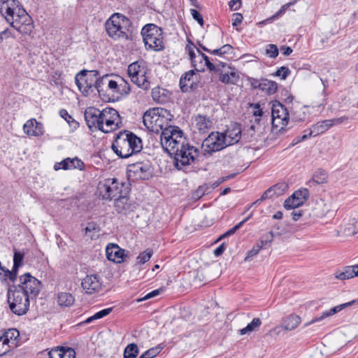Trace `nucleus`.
Returning <instances> with one entry per match:
<instances>
[{
  "label": "nucleus",
  "instance_id": "obj_12",
  "mask_svg": "<svg viewBox=\"0 0 358 358\" xmlns=\"http://www.w3.org/2000/svg\"><path fill=\"white\" fill-rule=\"evenodd\" d=\"M20 284L13 285L15 289L21 290L29 297H36L40 292L41 282L30 273H26L20 277Z\"/></svg>",
  "mask_w": 358,
  "mask_h": 358
},
{
  "label": "nucleus",
  "instance_id": "obj_16",
  "mask_svg": "<svg viewBox=\"0 0 358 358\" xmlns=\"http://www.w3.org/2000/svg\"><path fill=\"white\" fill-rule=\"evenodd\" d=\"M202 145L206 148L205 151L208 153L217 152L227 147L224 136L221 132H212L203 141Z\"/></svg>",
  "mask_w": 358,
  "mask_h": 358
},
{
  "label": "nucleus",
  "instance_id": "obj_10",
  "mask_svg": "<svg viewBox=\"0 0 358 358\" xmlns=\"http://www.w3.org/2000/svg\"><path fill=\"white\" fill-rule=\"evenodd\" d=\"M99 76L97 70H82L75 77L76 83L84 96H87L93 92L95 87V80Z\"/></svg>",
  "mask_w": 358,
  "mask_h": 358
},
{
  "label": "nucleus",
  "instance_id": "obj_27",
  "mask_svg": "<svg viewBox=\"0 0 358 358\" xmlns=\"http://www.w3.org/2000/svg\"><path fill=\"white\" fill-rule=\"evenodd\" d=\"M355 276H358V264L345 266L343 271L335 273V277L341 280L350 279Z\"/></svg>",
  "mask_w": 358,
  "mask_h": 358
},
{
  "label": "nucleus",
  "instance_id": "obj_22",
  "mask_svg": "<svg viewBox=\"0 0 358 358\" xmlns=\"http://www.w3.org/2000/svg\"><path fill=\"white\" fill-rule=\"evenodd\" d=\"M106 255L109 261L121 263L125 255V250L121 249L117 244L110 243L106 246Z\"/></svg>",
  "mask_w": 358,
  "mask_h": 358
},
{
  "label": "nucleus",
  "instance_id": "obj_36",
  "mask_svg": "<svg viewBox=\"0 0 358 358\" xmlns=\"http://www.w3.org/2000/svg\"><path fill=\"white\" fill-rule=\"evenodd\" d=\"M67 158H68V164H69V170L77 169L80 171H83L85 169V165L84 162L78 157H75L73 158H70V157H67Z\"/></svg>",
  "mask_w": 358,
  "mask_h": 358
},
{
  "label": "nucleus",
  "instance_id": "obj_9",
  "mask_svg": "<svg viewBox=\"0 0 358 358\" xmlns=\"http://www.w3.org/2000/svg\"><path fill=\"white\" fill-rule=\"evenodd\" d=\"M148 67L143 60H138L129 65L128 75L132 83L138 87L148 90L150 87V82L146 76Z\"/></svg>",
  "mask_w": 358,
  "mask_h": 358
},
{
  "label": "nucleus",
  "instance_id": "obj_38",
  "mask_svg": "<svg viewBox=\"0 0 358 358\" xmlns=\"http://www.w3.org/2000/svg\"><path fill=\"white\" fill-rule=\"evenodd\" d=\"M194 44L191 41H189V43L186 45V48H185L186 51L188 52L189 59L191 60L192 66L196 69V71H199V70L196 69L198 60H197V56L196 55V54L194 52Z\"/></svg>",
  "mask_w": 358,
  "mask_h": 358
},
{
  "label": "nucleus",
  "instance_id": "obj_5",
  "mask_svg": "<svg viewBox=\"0 0 358 358\" xmlns=\"http://www.w3.org/2000/svg\"><path fill=\"white\" fill-rule=\"evenodd\" d=\"M173 115L171 112L163 108H153L148 110L143 116L145 127L152 132L161 133L169 127V122L173 120Z\"/></svg>",
  "mask_w": 358,
  "mask_h": 358
},
{
  "label": "nucleus",
  "instance_id": "obj_23",
  "mask_svg": "<svg viewBox=\"0 0 358 358\" xmlns=\"http://www.w3.org/2000/svg\"><path fill=\"white\" fill-rule=\"evenodd\" d=\"M23 130L25 134L31 136H41L44 133L43 124L34 118L26 122L23 126Z\"/></svg>",
  "mask_w": 358,
  "mask_h": 358
},
{
  "label": "nucleus",
  "instance_id": "obj_8",
  "mask_svg": "<svg viewBox=\"0 0 358 358\" xmlns=\"http://www.w3.org/2000/svg\"><path fill=\"white\" fill-rule=\"evenodd\" d=\"M124 187V183L117 178H107L99 183L98 194L103 199L112 200L120 194H124L127 187Z\"/></svg>",
  "mask_w": 358,
  "mask_h": 358
},
{
  "label": "nucleus",
  "instance_id": "obj_24",
  "mask_svg": "<svg viewBox=\"0 0 358 358\" xmlns=\"http://www.w3.org/2000/svg\"><path fill=\"white\" fill-rule=\"evenodd\" d=\"M151 96L156 103L164 104L170 101L171 93L164 88L156 87L152 90Z\"/></svg>",
  "mask_w": 358,
  "mask_h": 358
},
{
  "label": "nucleus",
  "instance_id": "obj_11",
  "mask_svg": "<svg viewBox=\"0 0 358 358\" xmlns=\"http://www.w3.org/2000/svg\"><path fill=\"white\" fill-rule=\"evenodd\" d=\"M153 169L149 161L136 162L127 167V177L130 180H145L152 176Z\"/></svg>",
  "mask_w": 358,
  "mask_h": 358
},
{
  "label": "nucleus",
  "instance_id": "obj_52",
  "mask_svg": "<svg viewBox=\"0 0 358 358\" xmlns=\"http://www.w3.org/2000/svg\"><path fill=\"white\" fill-rule=\"evenodd\" d=\"M118 86H119V80L115 81L112 79H109L108 82V92H110L113 94L118 95Z\"/></svg>",
  "mask_w": 358,
  "mask_h": 358
},
{
  "label": "nucleus",
  "instance_id": "obj_18",
  "mask_svg": "<svg viewBox=\"0 0 358 358\" xmlns=\"http://www.w3.org/2000/svg\"><path fill=\"white\" fill-rule=\"evenodd\" d=\"M308 197L309 192L307 189L296 190L285 201L284 207L287 210L294 209L302 206Z\"/></svg>",
  "mask_w": 358,
  "mask_h": 358
},
{
  "label": "nucleus",
  "instance_id": "obj_6",
  "mask_svg": "<svg viewBox=\"0 0 358 358\" xmlns=\"http://www.w3.org/2000/svg\"><path fill=\"white\" fill-rule=\"evenodd\" d=\"M141 33L146 50L159 52L165 49L164 31L161 27L155 24H147Z\"/></svg>",
  "mask_w": 358,
  "mask_h": 358
},
{
  "label": "nucleus",
  "instance_id": "obj_25",
  "mask_svg": "<svg viewBox=\"0 0 358 358\" xmlns=\"http://www.w3.org/2000/svg\"><path fill=\"white\" fill-rule=\"evenodd\" d=\"M196 76L194 70H189L185 72L180 79V87L183 92H189L194 89V76Z\"/></svg>",
  "mask_w": 358,
  "mask_h": 358
},
{
  "label": "nucleus",
  "instance_id": "obj_47",
  "mask_svg": "<svg viewBox=\"0 0 358 358\" xmlns=\"http://www.w3.org/2000/svg\"><path fill=\"white\" fill-rule=\"evenodd\" d=\"M265 53L270 58H275L278 55L279 50L276 45L269 44L266 45Z\"/></svg>",
  "mask_w": 358,
  "mask_h": 358
},
{
  "label": "nucleus",
  "instance_id": "obj_19",
  "mask_svg": "<svg viewBox=\"0 0 358 358\" xmlns=\"http://www.w3.org/2000/svg\"><path fill=\"white\" fill-rule=\"evenodd\" d=\"M222 134L224 136V141L227 146L236 144L239 142L242 136L241 125L237 123L234 124Z\"/></svg>",
  "mask_w": 358,
  "mask_h": 358
},
{
  "label": "nucleus",
  "instance_id": "obj_53",
  "mask_svg": "<svg viewBox=\"0 0 358 358\" xmlns=\"http://www.w3.org/2000/svg\"><path fill=\"white\" fill-rule=\"evenodd\" d=\"M290 73V70L286 66H282L275 73V76L281 77L282 79H285Z\"/></svg>",
  "mask_w": 358,
  "mask_h": 358
},
{
  "label": "nucleus",
  "instance_id": "obj_51",
  "mask_svg": "<svg viewBox=\"0 0 358 358\" xmlns=\"http://www.w3.org/2000/svg\"><path fill=\"white\" fill-rule=\"evenodd\" d=\"M64 353V347H57L56 348H52L48 352L49 358H62Z\"/></svg>",
  "mask_w": 358,
  "mask_h": 358
},
{
  "label": "nucleus",
  "instance_id": "obj_46",
  "mask_svg": "<svg viewBox=\"0 0 358 358\" xmlns=\"http://www.w3.org/2000/svg\"><path fill=\"white\" fill-rule=\"evenodd\" d=\"M196 50L199 53L197 59H199V62L201 63L202 60H203L205 62V65L209 70H215V64L210 62L208 57L202 52H201L199 49H196Z\"/></svg>",
  "mask_w": 358,
  "mask_h": 358
},
{
  "label": "nucleus",
  "instance_id": "obj_64",
  "mask_svg": "<svg viewBox=\"0 0 358 358\" xmlns=\"http://www.w3.org/2000/svg\"><path fill=\"white\" fill-rule=\"evenodd\" d=\"M76 352L71 348H64L62 358H75Z\"/></svg>",
  "mask_w": 358,
  "mask_h": 358
},
{
  "label": "nucleus",
  "instance_id": "obj_30",
  "mask_svg": "<svg viewBox=\"0 0 358 358\" xmlns=\"http://www.w3.org/2000/svg\"><path fill=\"white\" fill-rule=\"evenodd\" d=\"M332 127V123L330 120H325L322 121H319L315 124L312 126V131L314 134V136H317L321 134L324 133L328 129Z\"/></svg>",
  "mask_w": 358,
  "mask_h": 358
},
{
  "label": "nucleus",
  "instance_id": "obj_20",
  "mask_svg": "<svg viewBox=\"0 0 358 358\" xmlns=\"http://www.w3.org/2000/svg\"><path fill=\"white\" fill-rule=\"evenodd\" d=\"M352 305H358V298L357 299L352 300L349 302L334 306L328 310L324 311L320 317H317L313 319L311 321L306 323L304 324V326L307 327L314 322L321 321L322 320H323L327 317H330L336 313H338V312L341 311L344 308L350 307Z\"/></svg>",
  "mask_w": 358,
  "mask_h": 358
},
{
  "label": "nucleus",
  "instance_id": "obj_58",
  "mask_svg": "<svg viewBox=\"0 0 358 358\" xmlns=\"http://www.w3.org/2000/svg\"><path fill=\"white\" fill-rule=\"evenodd\" d=\"M240 225L241 224H236L233 228H231V229L228 230L224 234L221 235L219 237V238L217 240V241H219L222 240V238H224L226 237H228V236H231L234 234H235L236 231L240 229Z\"/></svg>",
  "mask_w": 358,
  "mask_h": 358
},
{
  "label": "nucleus",
  "instance_id": "obj_33",
  "mask_svg": "<svg viewBox=\"0 0 358 358\" xmlns=\"http://www.w3.org/2000/svg\"><path fill=\"white\" fill-rule=\"evenodd\" d=\"M262 325V320L258 317H255L248 325L239 330L240 335L249 334L251 332L256 331Z\"/></svg>",
  "mask_w": 358,
  "mask_h": 358
},
{
  "label": "nucleus",
  "instance_id": "obj_3",
  "mask_svg": "<svg viewBox=\"0 0 358 358\" xmlns=\"http://www.w3.org/2000/svg\"><path fill=\"white\" fill-rule=\"evenodd\" d=\"M111 148L121 158L138 153L143 148L141 139L134 133L124 130L120 131L113 141Z\"/></svg>",
  "mask_w": 358,
  "mask_h": 358
},
{
  "label": "nucleus",
  "instance_id": "obj_14",
  "mask_svg": "<svg viewBox=\"0 0 358 358\" xmlns=\"http://www.w3.org/2000/svg\"><path fill=\"white\" fill-rule=\"evenodd\" d=\"M272 126L278 129L279 131L287 124L289 120V113L287 109L280 102H276L272 106Z\"/></svg>",
  "mask_w": 358,
  "mask_h": 358
},
{
  "label": "nucleus",
  "instance_id": "obj_55",
  "mask_svg": "<svg viewBox=\"0 0 358 358\" xmlns=\"http://www.w3.org/2000/svg\"><path fill=\"white\" fill-rule=\"evenodd\" d=\"M17 270H15V267H13L12 271L5 269L3 271L4 276L8 278L12 282H14L17 278Z\"/></svg>",
  "mask_w": 358,
  "mask_h": 358
},
{
  "label": "nucleus",
  "instance_id": "obj_49",
  "mask_svg": "<svg viewBox=\"0 0 358 358\" xmlns=\"http://www.w3.org/2000/svg\"><path fill=\"white\" fill-rule=\"evenodd\" d=\"M313 135L314 136V134L311 129H310L308 130H306V131H304V134L302 136H299L294 138V140L292 141V144L293 145L298 144V143L306 140L308 138H309L310 136H311Z\"/></svg>",
  "mask_w": 358,
  "mask_h": 358
},
{
  "label": "nucleus",
  "instance_id": "obj_44",
  "mask_svg": "<svg viewBox=\"0 0 358 358\" xmlns=\"http://www.w3.org/2000/svg\"><path fill=\"white\" fill-rule=\"evenodd\" d=\"M118 95H127L130 92L129 83L122 78H119Z\"/></svg>",
  "mask_w": 358,
  "mask_h": 358
},
{
  "label": "nucleus",
  "instance_id": "obj_26",
  "mask_svg": "<svg viewBox=\"0 0 358 358\" xmlns=\"http://www.w3.org/2000/svg\"><path fill=\"white\" fill-rule=\"evenodd\" d=\"M128 191L126 189L124 194H120L117 199H115L114 207L116 211L119 213H124L130 209V203L129 198L127 196Z\"/></svg>",
  "mask_w": 358,
  "mask_h": 358
},
{
  "label": "nucleus",
  "instance_id": "obj_50",
  "mask_svg": "<svg viewBox=\"0 0 358 358\" xmlns=\"http://www.w3.org/2000/svg\"><path fill=\"white\" fill-rule=\"evenodd\" d=\"M24 255L20 252L15 251L13 257V267L15 270H18V268L22 266Z\"/></svg>",
  "mask_w": 358,
  "mask_h": 358
},
{
  "label": "nucleus",
  "instance_id": "obj_42",
  "mask_svg": "<svg viewBox=\"0 0 358 358\" xmlns=\"http://www.w3.org/2000/svg\"><path fill=\"white\" fill-rule=\"evenodd\" d=\"M152 254L153 252L151 249H147L143 252H141L136 258L137 264L140 265L144 264L150 260Z\"/></svg>",
  "mask_w": 358,
  "mask_h": 358
},
{
  "label": "nucleus",
  "instance_id": "obj_35",
  "mask_svg": "<svg viewBox=\"0 0 358 358\" xmlns=\"http://www.w3.org/2000/svg\"><path fill=\"white\" fill-rule=\"evenodd\" d=\"M138 354V345L135 343H130L124 349V358H136Z\"/></svg>",
  "mask_w": 358,
  "mask_h": 358
},
{
  "label": "nucleus",
  "instance_id": "obj_29",
  "mask_svg": "<svg viewBox=\"0 0 358 358\" xmlns=\"http://www.w3.org/2000/svg\"><path fill=\"white\" fill-rule=\"evenodd\" d=\"M110 76L106 74L101 77H97L95 80L94 90H97L99 95L104 94L108 92V82L109 81Z\"/></svg>",
  "mask_w": 358,
  "mask_h": 358
},
{
  "label": "nucleus",
  "instance_id": "obj_39",
  "mask_svg": "<svg viewBox=\"0 0 358 358\" xmlns=\"http://www.w3.org/2000/svg\"><path fill=\"white\" fill-rule=\"evenodd\" d=\"M280 187L279 185H275L267 189L262 195L261 200H266L272 198L275 194H280Z\"/></svg>",
  "mask_w": 358,
  "mask_h": 358
},
{
  "label": "nucleus",
  "instance_id": "obj_2",
  "mask_svg": "<svg viewBox=\"0 0 358 358\" xmlns=\"http://www.w3.org/2000/svg\"><path fill=\"white\" fill-rule=\"evenodd\" d=\"M85 119L92 131L99 130L109 133L122 125L118 112L113 108L107 107L100 110L94 107H89L85 110Z\"/></svg>",
  "mask_w": 358,
  "mask_h": 358
},
{
  "label": "nucleus",
  "instance_id": "obj_21",
  "mask_svg": "<svg viewBox=\"0 0 358 358\" xmlns=\"http://www.w3.org/2000/svg\"><path fill=\"white\" fill-rule=\"evenodd\" d=\"M239 80V71L232 66L225 69L219 74V80L225 85H237Z\"/></svg>",
  "mask_w": 358,
  "mask_h": 358
},
{
  "label": "nucleus",
  "instance_id": "obj_15",
  "mask_svg": "<svg viewBox=\"0 0 358 358\" xmlns=\"http://www.w3.org/2000/svg\"><path fill=\"white\" fill-rule=\"evenodd\" d=\"M18 18H15L8 23L13 28L22 35H30L33 31L34 25L32 19L27 11H20Z\"/></svg>",
  "mask_w": 358,
  "mask_h": 358
},
{
  "label": "nucleus",
  "instance_id": "obj_1",
  "mask_svg": "<svg viewBox=\"0 0 358 358\" xmlns=\"http://www.w3.org/2000/svg\"><path fill=\"white\" fill-rule=\"evenodd\" d=\"M161 145L173 158L178 170L186 171L199 155V150L191 145L178 127H169L160 134Z\"/></svg>",
  "mask_w": 358,
  "mask_h": 358
},
{
  "label": "nucleus",
  "instance_id": "obj_48",
  "mask_svg": "<svg viewBox=\"0 0 358 358\" xmlns=\"http://www.w3.org/2000/svg\"><path fill=\"white\" fill-rule=\"evenodd\" d=\"M60 116L64 118L71 126H78V122H76L71 115L69 114L66 110L62 109L59 111Z\"/></svg>",
  "mask_w": 358,
  "mask_h": 358
},
{
  "label": "nucleus",
  "instance_id": "obj_28",
  "mask_svg": "<svg viewBox=\"0 0 358 358\" xmlns=\"http://www.w3.org/2000/svg\"><path fill=\"white\" fill-rule=\"evenodd\" d=\"M195 126L200 133L206 134L212 127V121L206 115H198L194 120Z\"/></svg>",
  "mask_w": 358,
  "mask_h": 358
},
{
  "label": "nucleus",
  "instance_id": "obj_7",
  "mask_svg": "<svg viewBox=\"0 0 358 358\" xmlns=\"http://www.w3.org/2000/svg\"><path fill=\"white\" fill-rule=\"evenodd\" d=\"M8 303L11 312L17 315H23L29 310V296L22 291L10 287L7 292Z\"/></svg>",
  "mask_w": 358,
  "mask_h": 358
},
{
  "label": "nucleus",
  "instance_id": "obj_41",
  "mask_svg": "<svg viewBox=\"0 0 358 358\" xmlns=\"http://www.w3.org/2000/svg\"><path fill=\"white\" fill-rule=\"evenodd\" d=\"M162 349L163 347L161 346V345H158L143 352L138 358H154L162 351Z\"/></svg>",
  "mask_w": 358,
  "mask_h": 358
},
{
  "label": "nucleus",
  "instance_id": "obj_56",
  "mask_svg": "<svg viewBox=\"0 0 358 358\" xmlns=\"http://www.w3.org/2000/svg\"><path fill=\"white\" fill-rule=\"evenodd\" d=\"M349 117L348 116H341L340 117L330 119L331 122L332 123V127L335 125L345 124L348 121Z\"/></svg>",
  "mask_w": 358,
  "mask_h": 358
},
{
  "label": "nucleus",
  "instance_id": "obj_4",
  "mask_svg": "<svg viewBox=\"0 0 358 358\" xmlns=\"http://www.w3.org/2000/svg\"><path fill=\"white\" fill-rule=\"evenodd\" d=\"M131 22L125 15L116 13L106 22L107 34L115 41H130L132 39Z\"/></svg>",
  "mask_w": 358,
  "mask_h": 358
},
{
  "label": "nucleus",
  "instance_id": "obj_34",
  "mask_svg": "<svg viewBox=\"0 0 358 358\" xmlns=\"http://www.w3.org/2000/svg\"><path fill=\"white\" fill-rule=\"evenodd\" d=\"M74 297L68 292H60L58 294L57 302L61 306H70L74 303Z\"/></svg>",
  "mask_w": 358,
  "mask_h": 358
},
{
  "label": "nucleus",
  "instance_id": "obj_13",
  "mask_svg": "<svg viewBox=\"0 0 358 358\" xmlns=\"http://www.w3.org/2000/svg\"><path fill=\"white\" fill-rule=\"evenodd\" d=\"M20 11L26 10L18 0H0V13L8 23L18 18Z\"/></svg>",
  "mask_w": 358,
  "mask_h": 358
},
{
  "label": "nucleus",
  "instance_id": "obj_54",
  "mask_svg": "<svg viewBox=\"0 0 358 358\" xmlns=\"http://www.w3.org/2000/svg\"><path fill=\"white\" fill-rule=\"evenodd\" d=\"M54 169L55 171H58L59 169L69 170V164H68V158L63 159L60 162L56 163L54 165Z\"/></svg>",
  "mask_w": 358,
  "mask_h": 358
},
{
  "label": "nucleus",
  "instance_id": "obj_40",
  "mask_svg": "<svg viewBox=\"0 0 358 358\" xmlns=\"http://www.w3.org/2000/svg\"><path fill=\"white\" fill-rule=\"evenodd\" d=\"M99 228L94 222L88 223L85 227V234L92 239L99 236Z\"/></svg>",
  "mask_w": 358,
  "mask_h": 358
},
{
  "label": "nucleus",
  "instance_id": "obj_31",
  "mask_svg": "<svg viewBox=\"0 0 358 358\" xmlns=\"http://www.w3.org/2000/svg\"><path fill=\"white\" fill-rule=\"evenodd\" d=\"M301 322V318L296 315H290L282 321V327L285 330L292 331L297 327Z\"/></svg>",
  "mask_w": 358,
  "mask_h": 358
},
{
  "label": "nucleus",
  "instance_id": "obj_62",
  "mask_svg": "<svg viewBox=\"0 0 358 358\" xmlns=\"http://www.w3.org/2000/svg\"><path fill=\"white\" fill-rule=\"evenodd\" d=\"M112 310H113V308H108L106 309H103L94 314L96 320L103 318L105 316L109 315L112 312Z\"/></svg>",
  "mask_w": 358,
  "mask_h": 358
},
{
  "label": "nucleus",
  "instance_id": "obj_60",
  "mask_svg": "<svg viewBox=\"0 0 358 358\" xmlns=\"http://www.w3.org/2000/svg\"><path fill=\"white\" fill-rule=\"evenodd\" d=\"M9 350V345L6 340L0 336V356L5 355Z\"/></svg>",
  "mask_w": 358,
  "mask_h": 358
},
{
  "label": "nucleus",
  "instance_id": "obj_57",
  "mask_svg": "<svg viewBox=\"0 0 358 358\" xmlns=\"http://www.w3.org/2000/svg\"><path fill=\"white\" fill-rule=\"evenodd\" d=\"M230 66H231L224 62H219L217 64H215V69L210 71L220 74V72H222V71L225 70V69L229 68Z\"/></svg>",
  "mask_w": 358,
  "mask_h": 358
},
{
  "label": "nucleus",
  "instance_id": "obj_37",
  "mask_svg": "<svg viewBox=\"0 0 358 358\" xmlns=\"http://www.w3.org/2000/svg\"><path fill=\"white\" fill-rule=\"evenodd\" d=\"M327 181V173L324 170L318 169L313 176V182L316 184H323Z\"/></svg>",
  "mask_w": 358,
  "mask_h": 358
},
{
  "label": "nucleus",
  "instance_id": "obj_45",
  "mask_svg": "<svg viewBox=\"0 0 358 358\" xmlns=\"http://www.w3.org/2000/svg\"><path fill=\"white\" fill-rule=\"evenodd\" d=\"M20 333L15 329H8L1 337L6 340L7 344H8L10 341L15 340L19 336Z\"/></svg>",
  "mask_w": 358,
  "mask_h": 358
},
{
  "label": "nucleus",
  "instance_id": "obj_63",
  "mask_svg": "<svg viewBox=\"0 0 358 358\" xmlns=\"http://www.w3.org/2000/svg\"><path fill=\"white\" fill-rule=\"evenodd\" d=\"M243 19V17L242 14L239 13H236L233 14V18H232V26L236 27L239 25Z\"/></svg>",
  "mask_w": 358,
  "mask_h": 358
},
{
  "label": "nucleus",
  "instance_id": "obj_43",
  "mask_svg": "<svg viewBox=\"0 0 358 358\" xmlns=\"http://www.w3.org/2000/svg\"><path fill=\"white\" fill-rule=\"evenodd\" d=\"M273 238L274 234L272 231H271L268 233L262 235L258 243H259L262 248H266L271 245V243L273 242Z\"/></svg>",
  "mask_w": 358,
  "mask_h": 358
},
{
  "label": "nucleus",
  "instance_id": "obj_59",
  "mask_svg": "<svg viewBox=\"0 0 358 358\" xmlns=\"http://www.w3.org/2000/svg\"><path fill=\"white\" fill-rule=\"evenodd\" d=\"M190 13L192 14V17L194 20L198 22V23L202 26L203 24V19L202 15L200 14L199 11H197L195 9H191Z\"/></svg>",
  "mask_w": 358,
  "mask_h": 358
},
{
  "label": "nucleus",
  "instance_id": "obj_61",
  "mask_svg": "<svg viewBox=\"0 0 358 358\" xmlns=\"http://www.w3.org/2000/svg\"><path fill=\"white\" fill-rule=\"evenodd\" d=\"M163 291V289H155L150 292H149L148 294H147L145 296H143V298L140 299H138V301H145V300H147V299H151L152 297H155V296H157V295H159Z\"/></svg>",
  "mask_w": 358,
  "mask_h": 358
},
{
  "label": "nucleus",
  "instance_id": "obj_17",
  "mask_svg": "<svg viewBox=\"0 0 358 358\" xmlns=\"http://www.w3.org/2000/svg\"><path fill=\"white\" fill-rule=\"evenodd\" d=\"M103 282L98 274L87 275L81 282V286L87 294L99 293L102 289Z\"/></svg>",
  "mask_w": 358,
  "mask_h": 358
},
{
  "label": "nucleus",
  "instance_id": "obj_32",
  "mask_svg": "<svg viewBox=\"0 0 358 358\" xmlns=\"http://www.w3.org/2000/svg\"><path fill=\"white\" fill-rule=\"evenodd\" d=\"M278 90V84L268 79H262L260 90L267 94H273Z\"/></svg>",
  "mask_w": 358,
  "mask_h": 358
}]
</instances>
